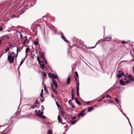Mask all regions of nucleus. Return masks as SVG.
I'll return each mask as SVG.
<instances>
[{"label": "nucleus", "mask_w": 134, "mask_h": 134, "mask_svg": "<svg viewBox=\"0 0 134 134\" xmlns=\"http://www.w3.org/2000/svg\"><path fill=\"white\" fill-rule=\"evenodd\" d=\"M105 97V96H104L103 98H102V100L103 99H104V98Z\"/></svg>", "instance_id": "obj_47"}, {"label": "nucleus", "mask_w": 134, "mask_h": 134, "mask_svg": "<svg viewBox=\"0 0 134 134\" xmlns=\"http://www.w3.org/2000/svg\"><path fill=\"white\" fill-rule=\"evenodd\" d=\"M15 17H16V16H15L14 15H13L12 16V17L13 18H14Z\"/></svg>", "instance_id": "obj_45"}, {"label": "nucleus", "mask_w": 134, "mask_h": 134, "mask_svg": "<svg viewBox=\"0 0 134 134\" xmlns=\"http://www.w3.org/2000/svg\"><path fill=\"white\" fill-rule=\"evenodd\" d=\"M39 64L41 66V68L43 69L44 68V64L43 63V61L40 62L39 63Z\"/></svg>", "instance_id": "obj_9"}, {"label": "nucleus", "mask_w": 134, "mask_h": 134, "mask_svg": "<svg viewBox=\"0 0 134 134\" xmlns=\"http://www.w3.org/2000/svg\"><path fill=\"white\" fill-rule=\"evenodd\" d=\"M25 60V59H23L21 61L20 64V66L21 65V64L23 63L24 62V61Z\"/></svg>", "instance_id": "obj_23"}, {"label": "nucleus", "mask_w": 134, "mask_h": 134, "mask_svg": "<svg viewBox=\"0 0 134 134\" xmlns=\"http://www.w3.org/2000/svg\"><path fill=\"white\" fill-rule=\"evenodd\" d=\"M128 79L130 81H133L134 80L133 78L132 77L131 75H128Z\"/></svg>", "instance_id": "obj_12"}, {"label": "nucleus", "mask_w": 134, "mask_h": 134, "mask_svg": "<svg viewBox=\"0 0 134 134\" xmlns=\"http://www.w3.org/2000/svg\"><path fill=\"white\" fill-rule=\"evenodd\" d=\"M37 60L38 61L39 63L40 62V61L39 57H37Z\"/></svg>", "instance_id": "obj_35"}, {"label": "nucleus", "mask_w": 134, "mask_h": 134, "mask_svg": "<svg viewBox=\"0 0 134 134\" xmlns=\"http://www.w3.org/2000/svg\"><path fill=\"white\" fill-rule=\"evenodd\" d=\"M109 97H110V98H111V97L110 96H109Z\"/></svg>", "instance_id": "obj_54"}, {"label": "nucleus", "mask_w": 134, "mask_h": 134, "mask_svg": "<svg viewBox=\"0 0 134 134\" xmlns=\"http://www.w3.org/2000/svg\"><path fill=\"white\" fill-rule=\"evenodd\" d=\"M75 74L76 75V76H77V78H78L79 77V75H78V73L77 72V71H76L75 72Z\"/></svg>", "instance_id": "obj_28"}, {"label": "nucleus", "mask_w": 134, "mask_h": 134, "mask_svg": "<svg viewBox=\"0 0 134 134\" xmlns=\"http://www.w3.org/2000/svg\"><path fill=\"white\" fill-rule=\"evenodd\" d=\"M72 97L71 98L72 100L74 99V94H71Z\"/></svg>", "instance_id": "obj_29"}, {"label": "nucleus", "mask_w": 134, "mask_h": 134, "mask_svg": "<svg viewBox=\"0 0 134 134\" xmlns=\"http://www.w3.org/2000/svg\"><path fill=\"white\" fill-rule=\"evenodd\" d=\"M79 83L78 82L77 84V85L76 86V92H79Z\"/></svg>", "instance_id": "obj_17"}, {"label": "nucleus", "mask_w": 134, "mask_h": 134, "mask_svg": "<svg viewBox=\"0 0 134 134\" xmlns=\"http://www.w3.org/2000/svg\"><path fill=\"white\" fill-rule=\"evenodd\" d=\"M102 100V99H99V101H98V102H100V101H101Z\"/></svg>", "instance_id": "obj_49"}, {"label": "nucleus", "mask_w": 134, "mask_h": 134, "mask_svg": "<svg viewBox=\"0 0 134 134\" xmlns=\"http://www.w3.org/2000/svg\"><path fill=\"white\" fill-rule=\"evenodd\" d=\"M53 84L54 85L55 88H57L58 86V84L56 81L54 80H52Z\"/></svg>", "instance_id": "obj_7"}, {"label": "nucleus", "mask_w": 134, "mask_h": 134, "mask_svg": "<svg viewBox=\"0 0 134 134\" xmlns=\"http://www.w3.org/2000/svg\"><path fill=\"white\" fill-rule=\"evenodd\" d=\"M71 100H69V101L68 102L72 108H74L75 107V105L73 103L71 102Z\"/></svg>", "instance_id": "obj_10"}, {"label": "nucleus", "mask_w": 134, "mask_h": 134, "mask_svg": "<svg viewBox=\"0 0 134 134\" xmlns=\"http://www.w3.org/2000/svg\"><path fill=\"white\" fill-rule=\"evenodd\" d=\"M3 30V29L2 27H0V31H2Z\"/></svg>", "instance_id": "obj_39"}, {"label": "nucleus", "mask_w": 134, "mask_h": 134, "mask_svg": "<svg viewBox=\"0 0 134 134\" xmlns=\"http://www.w3.org/2000/svg\"><path fill=\"white\" fill-rule=\"evenodd\" d=\"M34 44L35 45H38V42L37 41H34Z\"/></svg>", "instance_id": "obj_26"}, {"label": "nucleus", "mask_w": 134, "mask_h": 134, "mask_svg": "<svg viewBox=\"0 0 134 134\" xmlns=\"http://www.w3.org/2000/svg\"><path fill=\"white\" fill-rule=\"evenodd\" d=\"M51 87L52 88V89L53 90L54 92L56 94H58L57 92L54 89V87H53V85L52 84L51 85Z\"/></svg>", "instance_id": "obj_14"}, {"label": "nucleus", "mask_w": 134, "mask_h": 134, "mask_svg": "<svg viewBox=\"0 0 134 134\" xmlns=\"http://www.w3.org/2000/svg\"><path fill=\"white\" fill-rule=\"evenodd\" d=\"M121 42L122 44H126V43H127V42H125L124 41H121Z\"/></svg>", "instance_id": "obj_32"}, {"label": "nucleus", "mask_w": 134, "mask_h": 134, "mask_svg": "<svg viewBox=\"0 0 134 134\" xmlns=\"http://www.w3.org/2000/svg\"><path fill=\"white\" fill-rule=\"evenodd\" d=\"M58 120L59 122L62 123V118H61L60 116V115H59L58 116Z\"/></svg>", "instance_id": "obj_13"}, {"label": "nucleus", "mask_w": 134, "mask_h": 134, "mask_svg": "<svg viewBox=\"0 0 134 134\" xmlns=\"http://www.w3.org/2000/svg\"><path fill=\"white\" fill-rule=\"evenodd\" d=\"M47 134H53V133H52V130H49L48 131Z\"/></svg>", "instance_id": "obj_24"}, {"label": "nucleus", "mask_w": 134, "mask_h": 134, "mask_svg": "<svg viewBox=\"0 0 134 134\" xmlns=\"http://www.w3.org/2000/svg\"><path fill=\"white\" fill-rule=\"evenodd\" d=\"M41 93H43V90H42Z\"/></svg>", "instance_id": "obj_51"}, {"label": "nucleus", "mask_w": 134, "mask_h": 134, "mask_svg": "<svg viewBox=\"0 0 134 134\" xmlns=\"http://www.w3.org/2000/svg\"><path fill=\"white\" fill-rule=\"evenodd\" d=\"M77 96H79V92H77Z\"/></svg>", "instance_id": "obj_44"}, {"label": "nucleus", "mask_w": 134, "mask_h": 134, "mask_svg": "<svg viewBox=\"0 0 134 134\" xmlns=\"http://www.w3.org/2000/svg\"><path fill=\"white\" fill-rule=\"evenodd\" d=\"M10 47H11V48H12L11 47L12 46V45H11V44H10Z\"/></svg>", "instance_id": "obj_52"}, {"label": "nucleus", "mask_w": 134, "mask_h": 134, "mask_svg": "<svg viewBox=\"0 0 134 134\" xmlns=\"http://www.w3.org/2000/svg\"><path fill=\"white\" fill-rule=\"evenodd\" d=\"M15 54L13 52L10 53L8 57V60L10 64H12L14 62Z\"/></svg>", "instance_id": "obj_1"}, {"label": "nucleus", "mask_w": 134, "mask_h": 134, "mask_svg": "<svg viewBox=\"0 0 134 134\" xmlns=\"http://www.w3.org/2000/svg\"><path fill=\"white\" fill-rule=\"evenodd\" d=\"M74 90L73 89H72L71 90V94H74Z\"/></svg>", "instance_id": "obj_33"}, {"label": "nucleus", "mask_w": 134, "mask_h": 134, "mask_svg": "<svg viewBox=\"0 0 134 134\" xmlns=\"http://www.w3.org/2000/svg\"><path fill=\"white\" fill-rule=\"evenodd\" d=\"M105 96V97H106V98H108V97H109V96L108 95H106V96Z\"/></svg>", "instance_id": "obj_40"}, {"label": "nucleus", "mask_w": 134, "mask_h": 134, "mask_svg": "<svg viewBox=\"0 0 134 134\" xmlns=\"http://www.w3.org/2000/svg\"><path fill=\"white\" fill-rule=\"evenodd\" d=\"M15 46H13V47H14Z\"/></svg>", "instance_id": "obj_58"}, {"label": "nucleus", "mask_w": 134, "mask_h": 134, "mask_svg": "<svg viewBox=\"0 0 134 134\" xmlns=\"http://www.w3.org/2000/svg\"><path fill=\"white\" fill-rule=\"evenodd\" d=\"M37 26H40V25H37Z\"/></svg>", "instance_id": "obj_56"}, {"label": "nucleus", "mask_w": 134, "mask_h": 134, "mask_svg": "<svg viewBox=\"0 0 134 134\" xmlns=\"http://www.w3.org/2000/svg\"><path fill=\"white\" fill-rule=\"evenodd\" d=\"M19 49V48H17V50H16V51H17V54H16V57L17 56V54H18V49Z\"/></svg>", "instance_id": "obj_34"}, {"label": "nucleus", "mask_w": 134, "mask_h": 134, "mask_svg": "<svg viewBox=\"0 0 134 134\" xmlns=\"http://www.w3.org/2000/svg\"><path fill=\"white\" fill-rule=\"evenodd\" d=\"M124 79L125 80H126V79H125V78H124Z\"/></svg>", "instance_id": "obj_55"}, {"label": "nucleus", "mask_w": 134, "mask_h": 134, "mask_svg": "<svg viewBox=\"0 0 134 134\" xmlns=\"http://www.w3.org/2000/svg\"><path fill=\"white\" fill-rule=\"evenodd\" d=\"M106 38L107 39V40L109 41L111 40V37L108 36L106 37Z\"/></svg>", "instance_id": "obj_20"}, {"label": "nucleus", "mask_w": 134, "mask_h": 134, "mask_svg": "<svg viewBox=\"0 0 134 134\" xmlns=\"http://www.w3.org/2000/svg\"><path fill=\"white\" fill-rule=\"evenodd\" d=\"M92 48H94V47H92Z\"/></svg>", "instance_id": "obj_57"}, {"label": "nucleus", "mask_w": 134, "mask_h": 134, "mask_svg": "<svg viewBox=\"0 0 134 134\" xmlns=\"http://www.w3.org/2000/svg\"><path fill=\"white\" fill-rule=\"evenodd\" d=\"M118 72L119 74H117V77L118 79L121 78L122 76L124 75V72L123 71H121L120 70H119Z\"/></svg>", "instance_id": "obj_3"}, {"label": "nucleus", "mask_w": 134, "mask_h": 134, "mask_svg": "<svg viewBox=\"0 0 134 134\" xmlns=\"http://www.w3.org/2000/svg\"><path fill=\"white\" fill-rule=\"evenodd\" d=\"M40 96L42 97V98L43 97V93H41V94H40Z\"/></svg>", "instance_id": "obj_38"}, {"label": "nucleus", "mask_w": 134, "mask_h": 134, "mask_svg": "<svg viewBox=\"0 0 134 134\" xmlns=\"http://www.w3.org/2000/svg\"><path fill=\"white\" fill-rule=\"evenodd\" d=\"M42 72L43 73V76H44V77H45L46 76V74L45 72H44L43 71H42Z\"/></svg>", "instance_id": "obj_30"}, {"label": "nucleus", "mask_w": 134, "mask_h": 134, "mask_svg": "<svg viewBox=\"0 0 134 134\" xmlns=\"http://www.w3.org/2000/svg\"><path fill=\"white\" fill-rule=\"evenodd\" d=\"M93 109V108L92 107H90L88 108L87 111L88 112H90L91 111H92Z\"/></svg>", "instance_id": "obj_18"}, {"label": "nucleus", "mask_w": 134, "mask_h": 134, "mask_svg": "<svg viewBox=\"0 0 134 134\" xmlns=\"http://www.w3.org/2000/svg\"><path fill=\"white\" fill-rule=\"evenodd\" d=\"M62 37L65 41L66 42H68L67 40L63 36H62Z\"/></svg>", "instance_id": "obj_25"}, {"label": "nucleus", "mask_w": 134, "mask_h": 134, "mask_svg": "<svg viewBox=\"0 0 134 134\" xmlns=\"http://www.w3.org/2000/svg\"><path fill=\"white\" fill-rule=\"evenodd\" d=\"M10 49V48L9 47L7 48L5 50L4 52V53H6Z\"/></svg>", "instance_id": "obj_22"}, {"label": "nucleus", "mask_w": 134, "mask_h": 134, "mask_svg": "<svg viewBox=\"0 0 134 134\" xmlns=\"http://www.w3.org/2000/svg\"><path fill=\"white\" fill-rule=\"evenodd\" d=\"M49 77L53 79H58V77L57 75H55L54 74H51L49 75Z\"/></svg>", "instance_id": "obj_6"}, {"label": "nucleus", "mask_w": 134, "mask_h": 134, "mask_svg": "<svg viewBox=\"0 0 134 134\" xmlns=\"http://www.w3.org/2000/svg\"><path fill=\"white\" fill-rule=\"evenodd\" d=\"M35 104H36L37 105L38 104V101L37 100H36V102L34 103Z\"/></svg>", "instance_id": "obj_36"}, {"label": "nucleus", "mask_w": 134, "mask_h": 134, "mask_svg": "<svg viewBox=\"0 0 134 134\" xmlns=\"http://www.w3.org/2000/svg\"><path fill=\"white\" fill-rule=\"evenodd\" d=\"M30 50V49L28 48H26V49L25 52L26 53H27V52L29 51Z\"/></svg>", "instance_id": "obj_31"}, {"label": "nucleus", "mask_w": 134, "mask_h": 134, "mask_svg": "<svg viewBox=\"0 0 134 134\" xmlns=\"http://www.w3.org/2000/svg\"><path fill=\"white\" fill-rule=\"evenodd\" d=\"M52 97H54V96L53 95V94H52Z\"/></svg>", "instance_id": "obj_48"}, {"label": "nucleus", "mask_w": 134, "mask_h": 134, "mask_svg": "<svg viewBox=\"0 0 134 134\" xmlns=\"http://www.w3.org/2000/svg\"><path fill=\"white\" fill-rule=\"evenodd\" d=\"M75 99V101L76 102V103L78 105H81V103H80V102L79 100H78V99H77V97H76Z\"/></svg>", "instance_id": "obj_11"}, {"label": "nucleus", "mask_w": 134, "mask_h": 134, "mask_svg": "<svg viewBox=\"0 0 134 134\" xmlns=\"http://www.w3.org/2000/svg\"><path fill=\"white\" fill-rule=\"evenodd\" d=\"M115 100L117 102H119V100L117 98H115Z\"/></svg>", "instance_id": "obj_37"}, {"label": "nucleus", "mask_w": 134, "mask_h": 134, "mask_svg": "<svg viewBox=\"0 0 134 134\" xmlns=\"http://www.w3.org/2000/svg\"><path fill=\"white\" fill-rule=\"evenodd\" d=\"M44 63L46 64H47V63L46 60H44Z\"/></svg>", "instance_id": "obj_42"}, {"label": "nucleus", "mask_w": 134, "mask_h": 134, "mask_svg": "<svg viewBox=\"0 0 134 134\" xmlns=\"http://www.w3.org/2000/svg\"><path fill=\"white\" fill-rule=\"evenodd\" d=\"M44 88L45 90L46 91V92H47V89H46V87H44Z\"/></svg>", "instance_id": "obj_46"}, {"label": "nucleus", "mask_w": 134, "mask_h": 134, "mask_svg": "<svg viewBox=\"0 0 134 134\" xmlns=\"http://www.w3.org/2000/svg\"><path fill=\"white\" fill-rule=\"evenodd\" d=\"M76 118V116H74V117H72L71 118V119H75Z\"/></svg>", "instance_id": "obj_41"}, {"label": "nucleus", "mask_w": 134, "mask_h": 134, "mask_svg": "<svg viewBox=\"0 0 134 134\" xmlns=\"http://www.w3.org/2000/svg\"><path fill=\"white\" fill-rule=\"evenodd\" d=\"M23 40V42L22 43V44L24 45H25L26 43H28L29 42V41L27 40L26 36L24 37V38Z\"/></svg>", "instance_id": "obj_5"}, {"label": "nucleus", "mask_w": 134, "mask_h": 134, "mask_svg": "<svg viewBox=\"0 0 134 134\" xmlns=\"http://www.w3.org/2000/svg\"><path fill=\"white\" fill-rule=\"evenodd\" d=\"M40 57L43 59H44V53L42 52L40 54Z\"/></svg>", "instance_id": "obj_16"}, {"label": "nucleus", "mask_w": 134, "mask_h": 134, "mask_svg": "<svg viewBox=\"0 0 134 134\" xmlns=\"http://www.w3.org/2000/svg\"><path fill=\"white\" fill-rule=\"evenodd\" d=\"M71 81V79L70 77L69 76L68 77L66 80L67 83L68 84L70 83V82Z\"/></svg>", "instance_id": "obj_15"}, {"label": "nucleus", "mask_w": 134, "mask_h": 134, "mask_svg": "<svg viewBox=\"0 0 134 134\" xmlns=\"http://www.w3.org/2000/svg\"><path fill=\"white\" fill-rule=\"evenodd\" d=\"M56 103L57 106H58V107H59L60 105L58 104V103L57 102H56Z\"/></svg>", "instance_id": "obj_43"}, {"label": "nucleus", "mask_w": 134, "mask_h": 134, "mask_svg": "<svg viewBox=\"0 0 134 134\" xmlns=\"http://www.w3.org/2000/svg\"><path fill=\"white\" fill-rule=\"evenodd\" d=\"M37 105L36 104H34L33 105L31 106V107L30 108H32V109H34L35 108H36V107L37 106Z\"/></svg>", "instance_id": "obj_19"}, {"label": "nucleus", "mask_w": 134, "mask_h": 134, "mask_svg": "<svg viewBox=\"0 0 134 134\" xmlns=\"http://www.w3.org/2000/svg\"><path fill=\"white\" fill-rule=\"evenodd\" d=\"M77 121L76 120H75L74 121H71V124H72L73 125L74 124L77 122Z\"/></svg>", "instance_id": "obj_21"}, {"label": "nucleus", "mask_w": 134, "mask_h": 134, "mask_svg": "<svg viewBox=\"0 0 134 134\" xmlns=\"http://www.w3.org/2000/svg\"><path fill=\"white\" fill-rule=\"evenodd\" d=\"M2 134H6V133H2Z\"/></svg>", "instance_id": "obj_53"}, {"label": "nucleus", "mask_w": 134, "mask_h": 134, "mask_svg": "<svg viewBox=\"0 0 134 134\" xmlns=\"http://www.w3.org/2000/svg\"><path fill=\"white\" fill-rule=\"evenodd\" d=\"M120 82L121 84L122 85H124L125 84H127L130 83V81L129 80L126 81L125 82L123 80H120Z\"/></svg>", "instance_id": "obj_4"}, {"label": "nucleus", "mask_w": 134, "mask_h": 134, "mask_svg": "<svg viewBox=\"0 0 134 134\" xmlns=\"http://www.w3.org/2000/svg\"><path fill=\"white\" fill-rule=\"evenodd\" d=\"M75 79L76 80V81H77V79L76 78V77H75Z\"/></svg>", "instance_id": "obj_50"}, {"label": "nucleus", "mask_w": 134, "mask_h": 134, "mask_svg": "<svg viewBox=\"0 0 134 134\" xmlns=\"http://www.w3.org/2000/svg\"><path fill=\"white\" fill-rule=\"evenodd\" d=\"M42 107L43 108V110L41 111L40 110H39L38 112H37V111H35V113L37 116L39 117L40 118L42 119H45L46 118L45 116L43 115H42L43 113V110L44 109V107H43V105H42Z\"/></svg>", "instance_id": "obj_2"}, {"label": "nucleus", "mask_w": 134, "mask_h": 134, "mask_svg": "<svg viewBox=\"0 0 134 134\" xmlns=\"http://www.w3.org/2000/svg\"><path fill=\"white\" fill-rule=\"evenodd\" d=\"M84 111H82L80 112L78 115V116L79 117L81 116L82 117H83L85 115V114L83 113Z\"/></svg>", "instance_id": "obj_8"}, {"label": "nucleus", "mask_w": 134, "mask_h": 134, "mask_svg": "<svg viewBox=\"0 0 134 134\" xmlns=\"http://www.w3.org/2000/svg\"><path fill=\"white\" fill-rule=\"evenodd\" d=\"M20 38L23 40V39L24 38V37H23V36L22 35L21 33H20Z\"/></svg>", "instance_id": "obj_27"}]
</instances>
